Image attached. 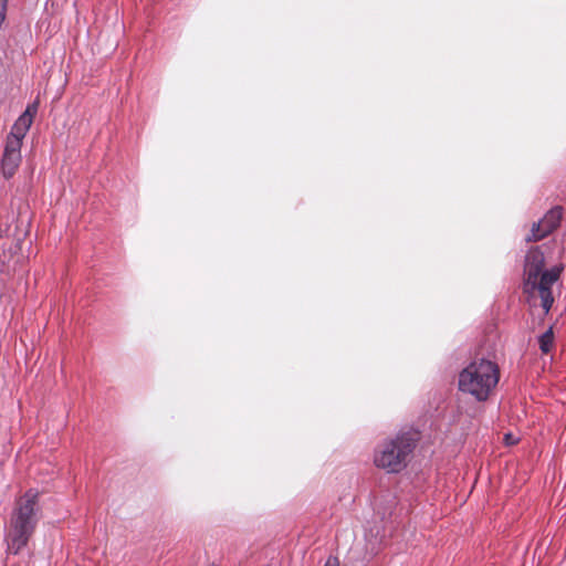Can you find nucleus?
Instances as JSON below:
<instances>
[{
    "instance_id": "nucleus-8",
    "label": "nucleus",
    "mask_w": 566,
    "mask_h": 566,
    "mask_svg": "<svg viewBox=\"0 0 566 566\" xmlns=\"http://www.w3.org/2000/svg\"><path fill=\"white\" fill-rule=\"evenodd\" d=\"M21 146L6 143L1 158V171L6 179L13 177L21 164Z\"/></svg>"
},
{
    "instance_id": "nucleus-10",
    "label": "nucleus",
    "mask_w": 566,
    "mask_h": 566,
    "mask_svg": "<svg viewBox=\"0 0 566 566\" xmlns=\"http://www.w3.org/2000/svg\"><path fill=\"white\" fill-rule=\"evenodd\" d=\"M324 566H339V560L337 557L335 556H329L326 562H325V565Z\"/></svg>"
},
{
    "instance_id": "nucleus-7",
    "label": "nucleus",
    "mask_w": 566,
    "mask_h": 566,
    "mask_svg": "<svg viewBox=\"0 0 566 566\" xmlns=\"http://www.w3.org/2000/svg\"><path fill=\"white\" fill-rule=\"evenodd\" d=\"M544 253L539 248H532L527 251L524 264V286H534L535 279L544 272Z\"/></svg>"
},
{
    "instance_id": "nucleus-5",
    "label": "nucleus",
    "mask_w": 566,
    "mask_h": 566,
    "mask_svg": "<svg viewBox=\"0 0 566 566\" xmlns=\"http://www.w3.org/2000/svg\"><path fill=\"white\" fill-rule=\"evenodd\" d=\"M36 112V103L28 105L27 109L13 123L10 133L6 138V143L22 147L23 139L33 123V117Z\"/></svg>"
},
{
    "instance_id": "nucleus-1",
    "label": "nucleus",
    "mask_w": 566,
    "mask_h": 566,
    "mask_svg": "<svg viewBox=\"0 0 566 566\" xmlns=\"http://www.w3.org/2000/svg\"><path fill=\"white\" fill-rule=\"evenodd\" d=\"M40 492L29 489L18 497L11 512L9 527L4 535L7 553L18 555L27 547L40 520Z\"/></svg>"
},
{
    "instance_id": "nucleus-3",
    "label": "nucleus",
    "mask_w": 566,
    "mask_h": 566,
    "mask_svg": "<svg viewBox=\"0 0 566 566\" xmlns=\"http://www.w3.org/2000/svg\"><path fill=\"white\" fill-rule=\"evenodd\" d=\"M416 448V438L410 432L398 433L384 441L375 451L374 462L377 468L388 473H398L407 465L408 457Z\"/></svg>"
},
{
    "instance_id": "nucleus-9",
    "label": "nucleus",
    "mask_w": 566,
    "mask_h": 566,
    "mask_svg": "<svg viewBox=\"0 0 566 566\" xmlns=\"http://www.w3.org/2000/svg\"><path fill=\"white\" fill-rule=\"evenodd\" d=\"M553 342H554V335H553V332L551 329H548L547 332H545L544 334L541 335L539 337V348L544 353V354H547L549 353L552 346H553Z\"/></svg>"
},
{
    "instance_id": "nucleus-4",
    "label": "nucleus",
    "mask_w": 566,
    "mask_h": 566,
    "mask_svg": "<svg viewBox=\"0 0 566 566\" xmlns=\"http://www.w3.org/2000/svg\"><path fill=\"white\" fill-rule=\"evenodd\" d=\"M562 270V266L555 265L542 272L539 276L535 279L534 286H524L525 293L533 294L535 291L538 292L545 313L549 312L554 303L552 287L558 281Z\"/></svg>"
},
{
    "instance_id": "nucleus-11",
    "label": "nucleus",
    "mask_w": 566,
    "mask_h": 566,
    "mask_svg": "<svg viewBox=\"0 0 566 566\" xmlns=\"http://www.w3.org/2000/svg\"><path fill=\"white\" fill-rule=\"evenodd\" d=\"M504 441H505V444L513 446L517 442V439H515L512 433H506L504 436Z\"/></svg>"
},
{
    "instance_id": "nucleus-6",
    "label": "nucleus",
    "mask_w": 566,
    "mask_h": 566,
    "mask_svg": "<svg viewBox=\"0 0 566 566\" xmlns=\"http://www.w3.org/2000/svg\"><path fill=\"white\" fill-rule=\"evenodd\" d=\"M560 219L562 209L559 207L551 209L538 222L533 223L526 241L542 240L559 226Z\"/></svg>"
},
{
    "instance_id": "nucleus-2",
    "label": "nucleus",
    "mask_w": 566,
    "mask_h": 566,
    "mask_svg": "<svg viewBox=\"0 0 566 566\" xmlns=\"http://www.w3.org/2000/svg\"><path fill=\"white\" fill-rule=\"evenodd\" d=\"M500 380V368L496 363L480 358L471 361L459 374V389L469 394L476 401H485Z\"/></svg>"
}]
</instances>
